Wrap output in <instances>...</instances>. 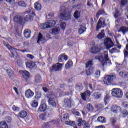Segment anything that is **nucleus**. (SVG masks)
I'll return each instance as SVG.
<instances>
[{
    "mask_svg": "<svg viewBox=\"0 0 128 128\" xmlns=\"http://www.w3.org/2000/svg\"><path fill=\"white\" fill-rule=\"evenodd\" d=\"M61 14H60V18L61 20H69L72 18L71 13L70 10L64 6L60 8Z\"/></svg>",
    "mask_w": 128,
    "mask_h": 128,
    "instance_id": "nucleus-1",
    "label": "nucleus"
},
{
    "mask_svg": "<svg viewBox=\"0 0 128 128\" xmlns=\"http://www.w3.org/2000/svg\"><path fill=\"white\" fill-rule=\"evenodd\" d=\"M96 60H98L100 62H101L102 66H106L110 62V58H108V54L106 51L104 52V58L102 56H96Z\"/></svg>",
    "mask_w": 128,
    "mask_h": 128,
    "instance_id": "nucleus-2",
    "label": "nucleus"
},
{
    "mask_svg": "<svg viewBox=\"0 0 128 128\" xmlns=\"http://www.w3.org/2000/svg\"><path fill=\"white\" fill-rule=\"evenodd\" d=\"M3 42L4 46H6V48H8L9 50H10L12 55V58H14L16 54H18V52H16L17 50H20V52H26V50H20L16 48H12V46H10V45L8 42H6V41H4Z\"/></svg>",
    "mask_w": 128,
    "mask_h": 128,
    "instance_id": "nucleus-3",
    "label": "nucleus"
},
{
    "mask_svg": "<svg viewBox=\"0 0 128 128\" xmlns=\"http://www.w3.org/2000/svg\"><path fill=\"white\" fill-rule=\"evenodd\" d=\"M56 24V22L54 20H50L46 23L42 24H40V28L42 30H46V28H54Z\"/></svg>",
    "mask_w": 128,
    "mask_h": 128,
    "instance_id": "nucleus-4",
    "label": "nucleus"
},
{
    "mask_svg": "<svg viewBox=\"0 0 128 128\" xmlns=\"http://www.w3.org/2000/svg\"><path fill=\"white\" fill-rule=\"evenodd\" d=\"M116 78V74L112 75L107 76L104 79V84L106 86H112L114 82V80Z\"/></svg>",
    "mask_w": 128,
    "mask_h": 128,
    "instance_id": "nucleus-5",
    "label": "nucleus"
},
{
    "mask_svg": "<svg viewBox=\"0 0 128 128\" xmlns=\"http://www.w3.org/2000/svg\"><path fill=\"white\" fill-rule=\"evenodd\" d=\"M112 94L114 98H122L124 96V92L120 88H114L112 90Z\"/></svg>",
    "mask_w": 128,
    "mask_h": 128,
    "instance_id": "nucleus-6",
    "label": "nucleus"
},
{
    "mask_svg": "<svg viewBox=\"0 0 128 128\" xmlns=\"http://www.w3.org/2000/svg\"><path fill=\"white\" fill-rule=\"evenodd\" d=\"M49 98L48 104L50 106H52V108H56V95L54 93H50L48 96Z\"/></svg>",
    "mask_w": 128,
    "mask_h": 128,
    "instance_id": "nucleus-7",
    "label": "nucleus"
},
{
    "mask_svg": "<svg viewBox=\"0 0 128 128\" xmlns=\"http://www.w3.org/2000/svg\"><path fill=\"white\" fill-rule=\"evenodd\" d=\"M78 126H83L84 128H90V123L88 122H86V120H82V118H79L78 120Z\"/></svg>",
    "mask_w": 128,
    "mask_h": 128,
    "instance_id": "nucleus-8",
    "label": "nucleus"
},
{
    "mask_svg": "<svg viewBox=\"0 0 128 128\" xmlns=\"http://www.w3.org/2000/svg\"><path fill=\"white\" fill-rule=\"evenodd\" d=\"M62 66L63 64L60 63L56 64L50 68V72H60V70H62Z\"/></svg>",
    "mask_w": 128,
    "mask_h": 128,
    "instance_id": "nucleus-9",
    "label": "nucleus"
},
{
    "mask_svg": "<svg viewBox=\"0 0 128 128\" xmlns=\"http://www.w3.org/2000/svg\"><path fill=\"white\" fill-rule=\"evenodd\" d=\"M104 44L108 50H110V48H112L114 46V42L110 38H107V39L105 40Z\"/></svg>",
    "mask_w": 128,
    "mask_h": 128,
    "instance_id": "nucleus-10",
    "label": "nucleus"
},
{
    "mask_svg": "<svg viewBox=\"0 0 128 128\" xmlns=\"http://www.w3.org/2000/svg\"><path fill=\"white\" fill-rule=\"evenodd\" d=\"M106 20H104L102 18H100V20H99L97 26H96V30L97 32H100V30L102 28V26H106Z\"/></svg>",
    "mask_w": 128,
    "mask_h": 128,
    "instance_id": "nucleus-11",
    "label": "nucleus"
},
{
    "mask_svg": "<svg viewBox=\"0 0 128 128\" xmlns=\"http://www.w3.org/2000/svg\"><path fill=\"white\" fill-rule=\"evenodd\" d=\"M48 39L46 37H44V36L42 34V33L39 34L38 36V44H44L46 42H48Z\"/></svg>",
    "mask_w": 128,
    "mask_h": 128,
    "instance_id": "nucleus-12",
    "label": "nucleus"
},
{
    "mask_svg": "<svg viewBox=\"0 0 128 128\" xmlns=\"http://www.w3.org/2000/svg\"><path fill=\"white\" fill-rule=\"evenodd\" d=\"M25 94L27 98H33L34 96V92L29 89L25 92Z\"/></svg>",
    "mask_w": 128,
    "mask_h": 128,
    "instance_id": "nucleus-13",
    "label": "nucleus"
},
{
    "mask_svg": "<svg viewBox=\"0 0 128 128\" xmlns=\"http://www.w3.org/2000/svg\"><path fill=\"white\" fill-rule=\"evenodd\" d=\"M14 22H18V24H22L24 22V18L22 16H17L14 18Z\"/></svg>",
    "mask_w": 128,
    "mask_h": 128,
    "instance_id": "nucleus-14",
    "label": "nucleus"
},
{
    "mask_svg": "<svg viewBox=\"0 0 128 128\" xmlns=\"http://www.w3.org/2000/svg\"><path fill=\"white\" fill-rule=\"evenodd\" d=\"M18 118H25L28 116V112L24 110L21 111L17 116Z\"/></svg>",
    "mask_w": 128,
    "mask_h": 128,
    "instance_id": "nucleus-15",
    "label": "nucleus"
},
{
    "mask_svg": "<svg viewBox=\"0 0 128 128\" xmlns=\"http://www.w3.org/2000/svg\"><path fill=\"white\" fill-rule=\"evenodd\" d=\"M120 107L116 105H114L111 108L112 112H114V114H118V112H120Z\"/></svg>",
    "mask_w": 128,
    "mask_h": 128,
    "instance_id": "nucleus-16",
    "label": "nucleus"
},
{
    "mask_svg": "<svg viewBox=\"0 0 128 128\" xmlns=\"http://www.w3.org/2000/svg\"><path fill=\"white\" fill-rule=\"evenodd\" d=\"M100 50L98 46H94L90 50V52L91 54H98V52H100Z\"/></svg>",
    "mask_w": 128,
    "mask_h": 128,
    "instance_id": "nucleus-17",
    "label": "nucleus"
},
{
    "mask_svg": "<svg viewBox=\"0 0 128 128\" xmlns=\"http://www.w3.org/2000/svg\"><path fill=\"white\" fill-rule=\"evenodd\" d=\"M34 6L36 10H38V12H40V10H42V4L38 2H36L34 4Z\"/></svg>",
    "mask_w": 128,
    "mask_h": 128,
    "instance_id": "nucleus-18",
    "label": "nucleus"
},
{
    "mask_svg": "<svg viewBox=\"0 0 128 128\" xmlns=\"http://www.w3.org/2000/svg\"><path fill=\"white\" fill-rule=\"evenodd\" d=\"M32 32L30 30H26L24 31V36L26 38H30L31 36Z\"/></svg>",
    "mask_w": 128,
    "mask_h": 128,
    "instance_id": "nucleus-19",
    "label": "nucleus"
},
{
    "mask_svg": "<svg viewBox=\"0 0 128 128\" xmlns=\"http://www.w3.org/2000/svg\"><path fill=\"white\" fill-rule=\"evenodd\" d=\"M22 76L24 80H29L30 78V72L28 71H24L22 72Z\"/></svg>",
    "mask_w": 128,
    "mask_h": 128,
    "instance_id": "nucleus-20",
    "label": "nucleus"
},
{
    "mask_svg": "<svg viewBox=\"0 0 128 128\" xmlns=\"http://www.w3.org/2000/svg\"><path fill=\"white\" fill-rule=\"evenodd\" d=\"M65 104H64V106L65 108H70L72 107V100H64Z\"/></svg>",
    "mask_w": 128,
    "mask_h": 128,
    "instance_id": "nucleus-21",
    "label": "nucleus"
},
{
    "mask_svg": "<svg viewBox=\"0 0 128 128\" xmlns=\"http://www.w3.org/2000/svg\"><path fill=\"white\" fill-rule=\"evenodd\" d=\"M66 124H67V126H71L74 128H78V126H76V122L66 121Z\"/></svg>",
    "mask_w": 128,
    "mask_h": 128,
    "instance_id": "nucleus-22",
    "label": "nucleus"
},
{
    "mask_svg": "<svg viewBox=\"0 0 128 128\" xmlns=\"http://www.w3.org/2000/svg\"><path fill=\"white\" fill-rule=\"evenodd\" d=\"M47 107L46 104H43L40 106L38 110L39 112H44L46 110Z\"/></svg>",
    "mask_w": 128,
    "mask_h": 128,
    "instance_id": "nucleus-23",
    "label": "nucleus"
},
{
    "mask_svg": "<svg viewBox=\"0 0 128 128\" xmlns=\"http://www.w3.org/2000/svg\"><path fill=\"white\" fill-rule=\"evenodd\" d=\"M68 118H70V115L68 114H64L61 118V120L62 122H66Z\"/></svg>",
    "mask_w": 128,
    "mask_h": 128,
    "instance_id": "nucleus-24",
    "label": "nucleus"
},
{
    "mask_svg": "<svg viewBox=\"0 0 128 128\" xmlns=\"http://www.w3.org/2000/svg\"><path fill=\"white\" fill-rule=\"evenodd\" d=\"M94 67H92V68H90V69L88 70L86 72V76H92V74H94Z\"/></svg>",
    "mask_w": 128,
    "mask_h": 128,
    "instance_id": "nucleus-25",
    "label": "nucleus"
},
{
    "mask_svg": "<svg viewBox=\"0 0 128 128\" xmlns=\"http://www.w3.org/2000/svg\"><path fill=\"white\" fill-rule=\"evenodd\" d=\"M92 66H94V61L90 60L86 63V68H92Z\"/></svg>",
    "mask_w": 128,
    "mask_h": 128,
    "instance_id": "nucleus-26",
    "label": "nucleus"
},
{
    "mask_svg": "<svg viewBox=\"0 0 128 128\" xmlns=\"http://www.w3.org/2000/svg\"><path fill=\"white\" fill-rule=\"evenodd\" d=\"M122 32L124 36L126 32H128V28L125 26H122L120 28L119 32Z\"/></svg>",
    "mask_w": 128,
    "mask_h": 128,
    "instance_id": "nucleus-27",
    "label": "nucleus"
},
{
    "mask_svg": "<svg viewBox=\"0 0 128 128\" xmlns=\"http://www.w3.org/2000/svg\"><path fill=\"white\" fill-rule=\"evenodd\" d=\"M42 76L40 74L36 75L35 78V82H36V84H40V82H42Z\"/></svg>",
    "mask_w": 128,
    "mask_h": 128,
    "instance_id": "nucleus-28",
    "label": "nucleus"
},
{
    "mask_svg": "<svg viewBox=\"0 0 128 128\" xmlns=\"http://www.w3.org/2000/svg\"><path fill=\"white\" fill-rule=\"evenodd\" d=\"M34 20V16L30 14L27 15L25 18V22H32Z\"/></svg>",
    "mask_w": 128,
    "mask_h": 128,
    "instance_id": "nucleus-29",
    "label": "nucleus"
},
{
    "mask_svg": "<svg viewBox=\"0 0 128 128\" xmlns=\"http://www.w3.org/2000/svg\"><path fill=\"white\" fill-rule=\"evenodd\" d=\"M86 108L90 112H92L94 110V106L90 104H87Z\"/></svg>",
    "mask_w": 128,
    "mask_h": 128,
    "instance_id": "nucleus-30",
    "label": "nucleus"
},
{
    "mask_svg": "<svg viewBox=\"0 0 128 128\" xmlns=\"http://www.w3.org/2000/svg\"><path fill=\"white\" fill-rule=\"evenodd\" d=\"M94 98L95 100H100L102 98V94L99 92H96L92 95Z\"/></svg>",
    "mask_w": 128,
    "mask_h": 128,
    "instance_id": "nucleus-31",
    "label": "nucleus"
},
{
    "mask_svg": "<svg viewBox=\"0 0 128 128\" xmlns=\"http://www.w3.org/2000/svg\"><path fill=\"white\" fill-rule=\"evenodd\" d=\"M26 14H29L30 16H36V10L32 8H30L28 10V12H26Z\"/></svg>",
    "mask_w": 128,
    "mask_h": 128,
    "instance_id": "nucleus-32",
    "label": "nucleus"
},
{
    "mask_svg": "<svg viewBox=\"0 0 128 128\" xmlns=\"http://www.w3.org/2000/svg\"><path fill=\"white\" fill-rule=\"evenodd\" d=\"M86 26H80L78 30L79 34H82L86 32Z\"/></svg>",
    "mask_w": 128,
    "mask_h": 128,
    "instance_id": "nucleus-33",
    "label": "nucleus"
},
{
    "mask_svg": "<svg viewBox=\"0 0 128 128\" xmlns=\"http://www.w3.org/2000/svg\"><path fill=\"white\" fill-rule=\"evenodd\" d=\"M106 34H104V30H102L98 36V40H102L104 38Z\"/></svg>",
    "mask_w": 128,
    "mask_h": 128,
    "instance_id": "nucleus-34",
    "label": "nucleus"
},
{
    "mask_svg": "<svg viewBox=\"0 0 128 128\" xmlns=\"http://www.w3.org/2000/svg\"><path fill=\"white\" fill-rule=\"evenodd\" d=\"M0 128H8V125L5 121L0 122Z\"/></svg>",
    "mask_w": 128,
    "mask_h": 128,
    "instance_id": "nucleus-35",
    "label": "nucleus"
},
{
    "mask_svg": "<svg viewBox=\"0 0 128 128\" xmlns=\"http://www.w3.org/2000/svg\"><path fill=\"white\" fill-rule=\"evenodd\" d=\"M98 122H101V124H106V119L104 117L100 116L98 118Z\"/></svg>",
    "mask_w": 128,
    "mask_h": 128,
    "instance_id": "nucleus-36",
    "label": "nucleus"
},
{
    "mask_svg": "<svg viewBox=\"0 0 128 128\" xmlns=\"http://www.w3.org/2000/svg\"><path fill=\"white\" fill-rule=\"evenodd\" d=\"M26 66L28 68H34L36 66V64L28 62L26 64Z\"/></svg>",
    "mask_w": 128,
    "mask_h": 128,
    "instance_id": "nucleus-37",
    "label": "nucleus"
},
{
    "mask_svg": "<svg viewBox=\"0 0 128 128\" xmlns=\"http://www.w3.org/2000/svg\"><path fill=\"white\" fill-rule=\"evenodd\" d=\"M60 29L58 28H54L52 30V34H60Z\"/></svg>",
    "mask_w": 128,
    "mask_h": 128,
    "instance_id": "nucleus-38",
    "label": "nucleus"
},
{
    "mask_svg": "<svg viewBox=\"0 0 128 128\" xmlns=\"http://www.w3.org/2000/svg\"><path fill=\"white\" fill-rule=\"evenodd\" d=\"M72 60H69L68 61V64H66V68L68 70V68H72Z\"/></svg>",
    "mask_w": 128,
    "mask_h": 128,
    "instance_id": "nucleus-39",
    "label": "nucleus"
},
{
    "mask_svg": "<svg viewBox=\"0 0 128 128\" xmlns=\"http://www.w3.org/2000/svg\"><path fill=\"white\" fill-rule=\"evenodd\" d=\"M74 18L76 20H78V18H80V12L79 11H76L74 14Z\"/></svg>",
    "mask_w": 128,
    "mask_h": 128,
    "instance_id": "nucleus-40",
    "label": "nucleus"
},
{
    "mask_svg": "<svg viewBox=\"0 0 128 128\" xmlns=\"http://www.w3.org/2000/svg\"><path fill=\"white\" fill-rule=\"evenodd\" d=\"M17 4L19 6H21L22 8H26V4L24 1H20L17 3Z\"/></svg>",
    "mask_w": 128,
    "mask_h": 128,
    "instance_id": "nucleus-41",
    "label": "nucleus"
},
{
    "mask_svg": "<svg viewBox=\"0 0 128 128\" xmlns=\"http://www.w3.org/2000/svg\"><path fill=\"white\" fill-rule=\"evenodd\" d=\"M106 14V12H104V10H99L98 13L96 14V18H100V16L102 14Z\"/></svg>",
    "mask_w": 128,
    "mask_h": 128,
    "instance_id": "nucleus-42",
    "label": "nucleus"
},
{
    "mask_svg": "<svg viewBox=\"0 0 128 128\" xmlns=\"http://www.w3.org/2000/svg\"><path fill=\"white\" fill-rule=\"evenodd\" d=\"M34 97L35 100H38L42 98V92H36Z\"/></svg>",
    "mask_w": 128,
    "mask_h": 128,
    "instance_id": "nucleus-43",
    "label": "nucleus"
},
{
    "mask_svg": "<svg viewBox=\"0 0 128 128\" xmlns=\"http://www.w3.org/2000/svg\"><path fill=\"white\" fill-rule=\"evenodd\" d=\"M40 120H46V118H48V116H46V113L41 114L40 116Z\"/></svg>",
    "mask_w": 128,
    "mask_h": 128,
    "instance_id": "nucleus-44",
    "label": "nucleus"
},
{
    "mask_svg": "<svg viewBox=\"0 0 128 128\" xmlns=\"http://www.w3.org/2000/svg\"><path fill=\"white\" fill-rule=\"evenodd\" d=\"M54 114V111L52 110H48L46 113V116H47V118H50V116H52Z\"/></svg>",
    "mask_w": 128,
    "mask_h": 128,
    "instance_id": "nucleus-45",
    "label": "nucleus"
},
{
    "mask_svg": "<svg viewBox=\"0 0 128 128\" xmlns=\"http://www.w3.org/2000/svg\"><path fill=\"white\" fill-rule=\"evenodd\" d=\"M110 52L112 54H116L117 52H120V50H118V49H116V48H113L110 51Z\"/></svg>",
    "mask_w": 128,
    "mask_h": 128,
    "instance_id": "nucleus-46",
    "label": "nucleus"
},
{
    "mask_svg": "<svg viewBox=\"0 0 128 128\" xmlns=\"http://www.w3.org/2000/svg\"><path fill=\"white\" fill-rule=\"evenodd\" d=\"M32 108H38V102L36 100H34L33 101L32 104Z\"/></svg>",
    "mask_w": 128,
    "mask_h": 128,
    "instance_id": "nucleus-47",
    "label": "nucleus"
},
{
    "mask_svg": "<svg viewBox=\"0 0 128 128\" xmlns=\"http://www.w3.org/2000/svg\"><path fill=\"white\" fill-rule=\"evenodd\" d=\"M6 72L10 78H12V76H14V72H12L10 69L7 70Z\"/></svg>",
    "mask_w": 128,
    "mask_h": 128,
    "instance_id": "nucleus-48",
    "label": "nucleus"
},
{
    "mask_svg": "<svg viewBox=\"0 0 128 128\" xmlns=\"http://www.w3.org/2000/svg\"><path fill=\"white\" fill-rule=\"evenodd\" d=\"M94 76L96 78H98L100 76V70H97L95 72Z\"/></svg>",
    "mask_w": 128,
    "mask_h": 128,
    "instance_id": "nucleus-49",
    "label": "nucleus"
},
{
    "mask_svg": "<svg viewBox=\"0 0 128 128\" xmlns=\"http://www.w3.org/2000/svg\"><path fill=\"white\" fill-rule=\"evenodd\" d=\"M72 114H74V116H80V112L76 111V110H74L72 112Z\"/></svg>",
    "mask_w": 128,
    "mask_h": 128,
    "instance_id": "nucleus-50",
    "label": "nucleus"
},
{
    "mask_svg": "<svg viewBox=\"0 0 128 128\" xmlns=\"http://www.w3.org/2000/svg\"><path fill=\"white\" fill-rule=\"evenodd\" d=\"M122 116L123 118H126V117L128 116V111L126 110H124L122 112Z\"/></svg>",
    "mask_w": 128,
    "mask_h": 128,
    "instance_id": "nucleus-51",
    "label": "nucleus"
},
{
    "mask_svg": "<svg viewBox=\"0 0 128 128\" xmlns=\"http://www.w3.org/2000/svg\"><path fill=\"white\" fill-rule=\"evenodd\" d=\"M60 27L63 30H66V24L64 22H62L60 24Z\"/></svg>",
    "mask_w": 128,
    "mask_h": 128,
    "instance_id": "nucleus-52",
    "label": "nucleus"
},
{
    "mask_svg": "<svg viewBox=\"0 0 128 128\" xmlns=\"http://www.w3.org/2000/svg\"><path fill=\"white\" fill-rule=\"evenodd\" d=\"M82 100H84V102L86 101V94L85 92L82 94Z\"/></svg>",
    "mask_w": 128,
    "mask_h": 128,
    "instance_id": "nucleus-53",
    "label": "nucleus"
},
{
    "mask_svg": "<svg viewBox=\"0 0 128 128\" xmlns=\"http://www.w3.org/2000/svg\"><path fill=\"white\" fill-rule=\"evenodd\" d=\"M6 2L10 4H16V0H6Z\"/></svg>",
    "mask_w": 128,
    "mask_h": 128,
    "instance_id": "nucleus-54",
    "label": "nucleus"
},
{
    "mask_svg": "<svg viewBox=\"0 0 128 128\" xmlns=\"http://www.w3.org/2000/svg\"><path fill=\"white\" fill-rule=\"evenodd\" d=\"M12 108L13 110H14V112H18V111H20V108H18L16 106H12Z\"/></svg>",
    "mask_w": 128,
    "mask_h": 128,
    "instance_id": "nucleus-55",
    "label": "nucleus"
},
{
    "mask_svg": "<svg viewBox=\"0 0 128 128\" xmlns=\"http://www.w3.org/2000/svg\"><path fill=\"white\" fill-rule=\"evenodd\" d=\"M110 102V98H108V95H106L104 98V102L106 103V105Z\"/></svg>",
    "mask_w": 128,
    "mask_h": 128,
    "instance_id": "nucleus-56",
    "label": "nucleus"
},
{
    "mask_svg": "<svg viewBox=\"0 0 128 128\" xmlns=\"http://www.w3.org/2000/svg\"><path fill=\"white\" fill-rule=\"evenodd\" d=\"M110 122L112 124H116V119L114 118H112L110 119Z\"/></svg>",
    "mask_w": 128,
    "mask_h": 128,
    "instance_id": "nucleus-57",
    "label": "nucleus"
},
{
    "mask_svg": "<svg viewBox=\"0 0 128 128\" xmlns=\"http://www.w3.org/2000/svg\"><path fill=\"white\" fill-rule=\"evenodd\" d=\"M121 5L122 6H126V4H128V0H121L120 2Z\"/></svg>",
    "mask_w": 128,
    "mask_h": 128,
    "instance_id": "nucleus-58",
    "label": "nucleus"
},
{
    "mask_svg": "<svg viewBox=\"0 0 128 128\" xmlns=\"http://www.w3.org/2000/svg\"><path fill=\"white\" fill-rule=\"evenodd\" d=\"M95 108H97L98 110H100L102 108V106L101 104L96 105Z\"/></svg>",
    "mask_w": 128,
    "mask_h": 128,
    "instance_id": "nucleus-59",
    "label": "nucleus"
},
{
    "mask_svg": "<svg viewBox=\"0 0 128 128\" xmlns=\"http://www.w3.org/2000/svg\"><path fill=\"white\" fill-rule=\"evenodd\" d=\"M17 64L19 66H22V60H18Z\"/></svg>",
    "mask_w": 128,
    "mask_h": 128,
    "instance_id": "nucleus-60",
    "label": "nucleus"
},
{
    "mask_svg": "<svg viewBox=\"0 0 128 128\" xmlns=\"http://www.w3.org/2000/svg\"><path fill=\"white\" fill-rule=\"evenodd\" d=\"M126 72H121L120 73V76H121V78H124V76L126 75Z\"/></svg>",
    "mask_w": 128,
    "mask_h": 128,
    "instance_id": "nucleus-61",
    "label": "nucleus"
},
{
    "mask_svg": "<svg viewBox=\"0 0 128 128\" xmlns=\"http://www.w3.org/2000/svg\"><path fill=\"white\" fill-rule=\"evenodd\" d=\"M26 56L28 58H30V60H34V56L30 54H28Z\"/></svg>",
    "mask_w": 128,
    "mask_h": 128,
    "instance_id": "nucleus-62",
    "label": "nucleus"
},
{
    "mask_svg": "<svg viewBox=\"0 0 128 128\" xmlns=\"http://www.w3.org/2000/svg\"><path fill=\"white\" fill-rule=\"evenodd\" d=\"M58 94L60 96H64V92H62L60 90H58Z\"/></svg>",
    "mask_w": 128,
    "mask_h": 128,
    "instance_id": "nucleus-63",
    "label": "nucleus"
},
{
    "mask_svg": "<svg viewBox=\"0 0 128 128\" xmlns=\"http://www.w3.org/2000/svg\"><path fill=\"white\" fill-rule=\"evenodd\" d=\"M123 106L125 108H128V103L126 102H123Z\"/></svg>",
    "mask_w": 128,
    "mask_h": 128,
    "instance_id": "nucleus-64",
    "label": "nucleus"
}]
</instances>
